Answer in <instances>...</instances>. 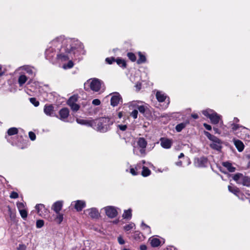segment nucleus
Segmentation results:
<instances>
[{
  "label": "nucleus",
  "mask_w": 250,
  "mask_h": 250,
  "mask_svg": "<svg viewBox=\"0 0 250 250\" xmlns=\"http://www.w3.org/2000/svg\"><path fill=\"white\" fill-rule=\"evenodd\" d=\"M147 247L146 245H141L140 246V250H146Z\"/></svg>",
  "instance_id": "obj_58"
},
{
  "label": "nucleus",
  "mask_w": 250,
  "mask_h": 250,
  "mask_svg": "<svg viewBox=\"0 0 250 250\" xmlns=\"http://www.w3.org/2000/svg\"><path fill=\"white\" fill-rule=\"evenodd\" d=\"M18 197L19 195L18 193L14 191L12 192L10 195V197L12 199H16L18 198Z\"/></svg>",
  "instance_id": "obj_47"
},
{
  "label": "nucleus",
  "mask_w": 250,
  "mask_h": 250,
  "mask_svg": "<svg viewBox=\"0 0 250 250\" xmlns=\"http://www.w3.org/2000/svg\"><path fill=\"white\" fill-rule=\"evenodd\" d=\"M203 114L209 118L212 124H217L220 121V116L211 109H207L202 111Z\"/></svg>",
  "instance_id": "obj_3"
},
{
  "label": "nucleus",
  "mask_w": 250,
  "mask_h": 250,
  "mask_svg": "<svg viewBox=\"0 0 250 250\" xmlns=\"http://www.w3.org/2000/svg\"><path fill=\"white\" fill-rule=\"evenodd\" d=\"M130 172L133 175H136L137 174V173L136 172L135 170L133 168H130Z\"/></svg>",
  "instance_id": "obj_56"
},
{
  "label": "nucleus",
  "mask_w": 250,
  "mask_h": 250,
  "mask_svg": "<svg viewBox=\"0 0 250 250\" xmlns=\"http://www.w3.org/2000/svg\"><path fill=\"white\" fill-rule=\"evenodd\" d=\"M160 143L162 147L166 149H168L171 146L172 141L166 138H161L160 139Z\"/></svg>",
  "instance_id": "obj_9"
},
{
  "label": "nucleus",
  "mask_w": 250,
  "mask_h": 250,
  "mask_svg": "<svg viewBox=\"0 0 250 250\" xmlns=\"http://www.w3.org/2000/svg\"><path fill=\"white\" fill-rule=\"evenodd\" d=\"M123 217L125 219H129L131 217V209H128L125 211Z\"/></svg>",
  "instance_id": "obj_29"
},
{
  "label": "nucleus",
  "mask_w": 250,
  "mask_h": 250,
  "mask_svg": "<svg viewBox=\"0 0 250 250\" xmlns=\"http://www.w3.org/2000/svg\"><path fill=\"white\" fill-rule=\"evenodd\" d=\"M19 211L20 212V215H21V217L23 219L26 218V217L27 216V212L26 209H23L20 210Z\"/></svg>",
  "instance_id": "obj_35"
},
{
  "label": "nucleus",
  "mask_w": 250,
  "mask_h": 250,
  "mask_svg": "<svg viewBox=\"0 0 250 250\" xmlns=\"http://www.w3.org/2000/svg\"><path fill=\"white\" fill-rule=\"evenodd\" d=\"M205 134L210 141H212L213 139H214L216 137V136L211 135L208 132H205Z\"/></svg>",
  "instance_id": "obj_45"
},
{
  "label": "nucleus",
  "mask_w": 250,
  "mask_h": 250,
  "mask_svg": "<svg viewBox=\"0 0 250 250\" xmlns=\"http://www.w3.org/2000/svg\"><path fill=\"white\" fill-rule=\"evenodd\" d=\"M76 121L78 124L81 125H85L92 127L94 126V122H93V120L89 121L83 119H77Z\"/></svg>",
  "instance_id": "obj_17"
},
{
  "label": "nucleus",
  "mask_w": 250,
  "mask_h": 250,
  "mask_svg": "<svg viewBox=\"0 0 250 250\" xmlns=\"http://www.w3.org/2000/svg\"><path fill=\"white\" fill-rule=\"evenodd\" d=\"M176 165L178 166H181L182 165V161H180L176 163Z\"/></svg>",
  "instance_id": "obj_61"
},
{
  "label": "nucleus",
  "mask_w": 250,
  "mask_h": 250,
  "mask_svg": "<svg viewBox=\"0 0 250 250\" xmlns=\"http://www.w3.org/2000/svg\"><path fill=\"white\" fill-rule=\"evenodd\" d=\"M63 202L61 201L56 202L53 204L52 209L56 213H59L62 208Z\"/></svg>",
  "instance_id": "obj_15"
},
{
  "label": "nucleus",
  "mask_w": 250,
  "mask_h": 250,
  "mask_svg": "<svg viewBox=\"0 0 250 250\" xmlns=\"http://www.w3.org/2000/svg\"><path fill=\"white\" fill-rule=\"evenodd\" d=\"M106 214L110 218H114L117 215L116 209L112 206L106 207L104 208Z\"/></svg>",
  "instance_id": "obj_7"
},
{
  "label": "nucleus",
  "mask_w": 250,
  "mask_h": 250,
  "mask_svg": "<svg viewBox=\"0 0 250 250\" xmlns=\"http://www.w3.org/2000/svg\"><path fill=\"white\" fill-rule=\"evenodd\" d=\"M27 80V77L24 75H21L18 79V83L20 86H22Z\"/></svg>",
  "instance_id": "obj_25"
},
{
  "label": "nucleus",
  "mask_w": 250,
  "mask_h": 250,
  "mask_svg": "<svg viewBox=\"0 0 250 250\" xmlns=\"http://www.w3.org/2000/svg\"><path fill=\"white\" fill-rule=\"evenodd\" d=\"M146 141L142 137H140L137 141V145L140 148H146L147 146Z\"/></svg>",
  "instance_id": "obj_20"
},
{
  "label": "nucleus",
  "mask_w": 250,
  "mask_h": 250,
  "mask_svg": "<svg viewBox=\"0 0 250 250\" xmlns=\"http://www.w3.org/2000/svg\"><path fill=\"white\" fill-rule=\"evenodd\" d=\"M167 250H177L175 248L173 247H170L168 248H167Z\"/></svg>",
  "instance_id": "obj_62"
},
{
  "label": "nucleus",
  "mask_w": 250,
  "mask_h": 250,
  "mask_svg": "<svg viewBox=\"0 0 250 250\" xmlns=\"http://www.w3.org/2000/svg\"><path fill=\"white\" fill-rule=\"evenodd\" d=\"M78 96L77 95H74L69 98L67 101V104L68 105H71L74 104H76V102L78 101Z\"/></svg>",
  "instance_id": "obj_22"
},
{
  "label": "nucleus",
  "mask_w": 250,
  "mask_h": 250,
  "mask_svg": "<svg viewBox=\"0 0 250 250\" xmlns=\"http://www.w3.org/2000/svg\"><path fill=\"white\" fill-rule=\"evenodd\" d=\"M228 189L230 192H232V193L236 195L238 198H241L242 200L244 199V198L242 197H240V194H241L240 192V190L238 188L236 187L229 186Z\"/></svg>",
  "instance_id": "obj_16"
},
{
  "label": "nucleus",
  "mask_w": 250,
  "mask_h": 250,
  "mask_svg": "<svg viewBox=\"0 0 250 250\" xmlns=\"http://www.w3.org/2000/svg\"><path fill=\"white\" fill-rule=\"evenodd\" d=\"M88 215L92 218H97L100 216L98 210L96 208H91L85 210Z\"/></svg>",
  "instance_id": "obj_11"
},
{
  "label": "nucleus",
  "mask_w": 250,
  "mask_h": 250,
  "mask_svg": "<svg viewBox=\"0 0 250 250\" xmlns=\"http://www.w3.org/2000/svg\"><path fill=\"white\" fill-rule=\"evenodd\" d=\"M8 211L10 218L11 220H14L15 219L16 214L15 213L12 212V209L9 207H8Z\"/></svg>",
  "instance_id": "obj_34"
},
{
  "label": "nucleus",
  "mask_w": 250,
  "mask_h": 250,
  "mask_svg": "<svg viewBox=\"0 0 250 250\" xmlns=\"http://www.w3.org/2000/svg\"><path fill=\"white\" fill-rule=\"evenodd\" d=\"M26 246L23 244H20L18 248V250H25Z\"/></svg>",
  "instance_id": "obj_53"
},
{
  "label": "nucleus",
  "mask_w": 250,
  "mask_h": 250,
  "mask_svg": "<svg viewBox=\"0 0 250 250\" xmlns=\"http://www.w3.org/2000/svg\"><path fill=\"white\" fill-rule=\"evenodd\" d=\"M138 109L140 112L142 113H144L146 111V107L144 105L138 106Z\"/></svg>",
  "instance_id": "obj_49"
},
{
  "label": "nucleus",
  "mask_w": 250,
  "mask_h": 250,
  "mask_svg": "<svg viewBox=\"0 0 250 250\" xmlns=\"http://www.w3.org/2000/svg\"><path fill=\"white\" fill-rule=\"evenodd\" d=\"M138 110L136 109L132 111V112L130 113V115L133 117L134 119H136L137 118L138 115Z\"/></svg>",
  "instance_id": "obj_46"
},
{
  "label": "nucleus",
  "mask_w": 250,
  "mask_h": 250,
  "mask_svg": "<svg viewBox=\"0 0 250 250\" xmlns=\"http://www.w3.org/2000/svg\"><path fill=\"white\" fill-rule=\"evenodd\" d=\"M233 179L238 184H242L244 186L250 187V177L244 175L240 173L234 175Z\"/></svg>",
  "instance_id": "obj_2"
},
{
  "label": "nucleus",
  "mask_w": 250,
  "mask_h": 250,
  "mask_svg": "<svg viewBox=\"0 0 250 250\" xmlns=\"http://www.w3.org/2000/svg\"><path fill=\"white\" fill-rule=\"evenodd\" d=\"M22 70H24L26 71L27 73L30 75H33L34 74L33 69L34 68L30 66H23L21 67Z\"/></svg>",
  "instance_id": "obj_26"
},
{
  "label": "nucleus",
  "mask_w": 250,
  "mask_h": 250,
  "mask_svg": "<svg viewBox=\"0 0 250 250\" xmlns=\"http://www.w3.org/2000/svg\"><path fill=\"white\" fill-rule=\"evenodd\" d=\"M121 100L122 98L119 93H113L110 100L111 105L113 106H117Z\"/></svg>",
  "instance_id": "obj_8"
},
{
  "label": "nucleus",
  "mask_w": 250,
  "mask_h": 250,
  "mask_svg": "<svg viewBox=\"0 0 250 250\" xmlns=\"http://www.w3.org/2000/svg\"><path fill=\"white\" fill-rule=\"evenodd\" d=\"M161 243L160 240L156 238H153L150 240V244L152 247H157L160 246Z\"/></svg>",
  "instance_id": "obj_24"
},
{
  "label": "nucleus",
  "mask_w": 250,
  "mask_h": 250,
  "mask_svg": "<svg viewBox=\"0 0 250 250\" xmlns=\"http://www.w3.org/2000/svg\"><path fill=\"white\" fill-rule=\"evenodd\" d=\"M213 130H214L215 133L220 134V132L218 128L214 127Z\"/></svg>",
  "instance_id": "obj_59"
},
{
  "label": "nucleus",
  "mask_w": 250,
  "mask_h": 250,
  "mask_svg": "<svg viewBox=\"0 0 250 250\" xmlns=\"http://www.w3.org/2000/svg\"><path fill=\"white\" fill-rule=\"evenodd\" d=\"M57 216L56 218V221L58 224H61V223L63 220V215L62 214H60V212L59 213H57Z\"/></svg>",
  "instance_id": "obj_36"
},
{
  "label": "nucleus",
  "mask_w": 250,
  "mask_h": 250,
  "mask_svg": "<svg viewBox=\"0 0 250 250\" xmlns=\"http://www.w3.org/2000/svg\"><path fill=\"white\" fill-rule=\"evenodd\" d=\"M118 241L119 243L121 245L125 244V241L121 237H119L118 238Z\"/></svg>",
  "instance_id": "obj_55"
},
{
  "label": "nucleus",
  "mask_w": 250,
  "mask_h": 250,
  "mask_svg": "<svg viewBox=\"0 0 250 250\" xmlns=\"http://www.w3.org/2000/svg\"><path fill=\"white\" fill-rule=\"evenodd\" d=\"M44 113L49 116H54V107L52 105H45L43 109Z\"/></svg>",
  "instance_id": "obj_12"
},
{
  "label": "nucleus",
  "mask_w": 250,
  "mask_h": 250,
  "mask_svg": "<svg viewBox=\"0 0 250 250\" xmlns=\"http://www.w3.org/2000/svg\"><path fill=\"white\" fill-rule=\"evenodd\" d=\"M25 206V204L23 203L18 202L17 203V206L19 210L24 209Z\"/></svg>",
  "instance_id": "obj_43"
},
{
  "label": "nucleus",
  "mask_w": 250,
  "mask_h": 250,
  "mask_svg": "<svg viewBox=\"0 0 250 250\" xmlns=\"http://www.w3.org/2000/svg\"><path fill=\"white\" fill-rule=\"evenodd\" d=\"M114 61L115 59L113 58H107L105 59V61L109 64H111Z\"/></svg>",
  "instance_id": "obj_52"
},
{
  "label": "nucleus",
  "mask_w": 250,
  "mask_h": 250,
  "mask_svg": "<svg viewBox=\"0 0 250 250\" xmlns=\"http://www.w3.org/2000/svg\"><path fill=\"white\" fill-rule=\"evenodd\" d=\"M191 116L194 118V119H197L198 118V115L197 114H192L191 115Z\"/></svg>",
  "instance_id": "obj_60"
},
{
  "label": "nucleus",
  "mask_w": 250,
  "mask_h": 250,
  "mask_svg": "<svg viewBox=\"0 0 250 250\" xmlns=\"http://www.w3.org/2000/svg\"><path fill=\"white\" fill-rule=\"evenodd\" d=\"M64 50L66 54L62 53L58 55V59L61 60L62 61H65L69 60L70 57L72 58V54H75L76 53L75 47H71L70 45L68 47H66V48H64Z\"/></svg>",
  "instance_id": "obj_4"
},
{
  "label": "nucleus",
  "mask_w": 250,
  "mask_h": 250,
  "mask_svg": "<svg viewBox=\"0 0 250 250\" xmlns=\"http://www.w3.org/2000/svg\"><path fill=\"white\" fill-rule=\"evenodd\" d=\"M118 116L120 118H121L122 117V112H119L118 113Z\"/></svg>",
  "instance_id": "obj_64"
},
{
  "label": "nucleus",
  "mask_w": 250,
  "mask_h": 250,
  "mask_svg": "<svg viewBox=\"0 0 250 250\" xmlns=\"http://www.w3.org/2000/svg\"><path fill=\"white\" fill-rule=\"evenodd\" d=\"M85 202L82 200H78L75 202V208L77 211H81L85 207Z\"/></svg>",
  "instance_id": "obj_19"
},
{
  "label": "nucleus",
  "mask_w": 250,
  "mask_h": 250,
  "mask_svg": "<svg viewBox=\"0 0 250 250\" xmlns=\"http://www.w3.org/2000/svg\"><path fill=\"white\" fill-rule=\"evenodd\" d=\"M184 156V154L183 153H180V154L179 155L178 158H181Z\"/></svg>",
  "instance_id": "obj_63"
},
{
  "label": "nucleus",
  "mask_w": 250,
  "mask_h": 250,
  "mask_svg": "<svg viewBox=\"0 0 250 250\" xmlns=\"http://www.w3.org/2000/svg\"><path fill=\"white\" fill-rule=\"evenodd\" d=\"M29 136L32 141H34L36 139V135L32 131L29 132Z\"/></svg>",
  "instance_id": "obj_48"
},
{
  "label": "nucleus",
  "mask_w": 250,
  "mask_h": 250,
  "mask_svg": "<svg viewBox=\"0 0 250 250\" xmlns=\"http://www.w3.org/2000/svg\"><path fill=\"white\" fill-rule=\"evenodd\" d=\"M139 58L137 60V63L138 64H141V63L145 62L146 61L145 56L144 55H143L141 52L139 53Z\"/></svg>",
  "instance_id": "obj_30"
},
{
  "label": "nucleus",
  "mask_w": 250,
  "mask_h": 250,
  "mask_svg": "<svg viewBox=\"0 0 250 250\" xmlns=\"http://www.w3.org/2000/svg\"><path fill=\"white\" fill-rule=\"evenodd\" d=\"M203 125L206 128V129L208 130H210L211 129V126L206 123H204Z\"/></svg>",
  "instance_id": "obj_54"
},
{
  "label": "nucleus",
  "mask_w": 250,
  "mask_h": 250,
  "mask_svg": "<svg viewBox=\"0 0 250 250\" xmlns=\"http://www.w3.org/2000/svg\"><path fill=\"white\" fill-rule=\"evenodd\" d=\"M231 126H232V130L233 131H236L239 127H241L244 129H247V128H246V127H245L243 126L240 125H237V124H232Z\"/></svg>",
  "instance_id": "obj_32"
},
{
  "label": "nucleus",
  "mask_w": 250,
  "mask_h": 250,
  "mask_svg": "<svg viewBox=\"0 0 250 250\" xmlns=\"http://www.w3.org/2000/svg\"><path fill=\"white\" fill-rule=\"evenodd\" d=\"M73 111H77L80 108V106L77 104H74L69 105Z\"/></svg>",
  "instance_id": "obj_39"
},
{
  "label": "nucleus",
  "mask_w": 250,
  "mask_h": 250,
  "mask_svg": "<svg viewBox=\"0 0 250 250\" xmlns=\"http://www.w3.org/2000/svg\"><path fill=\"white\" fill-rule=\"evenodd\" d=\"M30 102L35 106H38L39 105V102L35 98H30Z\"/></svg>",
  "instance_id": "obj_42"
},
{
  "label": "nucleus",
  "mask_w": 250,
  "mask_h": 250,
  "mask_svg": "<svg viewBox=\"0 0 250 250\" xmlns=\"http://www.w3.org/2000/svg\"><path fill=\"white\" fill-rule=\"evenodd\" d=\"M150 170L146 167H143V170L142 171V175L146 177L150 175Z\"/></svg>",
  "instance_id": "obj_28"
},
{
  "label": "nucleus",
  "mask_w": 250,
  "mask_h": 250,
  "mask_svg": "<svg viewBox=\"0 0 250 250\" xmlns=\"http://www.w3.org/2000/svg\"><path fill=\"white\" fill-rule=\"evenodd\" d=\"M44 225V221L42 220H38L36 222V227L37 228H41Z\"/></svg>",
  "instance_id": "obj_41"
},
{
  "label": "nucleus",
  "mask_w": 250,
  "mask_h": 250,
  "mask_svg": "<svg viewBox=\"0 0 250 250\" xmlns=\"http://www.w3.org/2000/svg\"><path fill=\"white\" fill-rule=\"evenodd\" d=\"M69 114V112L68 108H63L61 109L59 111L60 119L64 121L68 117Z\"/></svg>",
  "instance_id": "obj_14"
},
{
  "label": "nucleus",
  "mask_w": 250,
  "mask_h": 250,
  "mask_svg": "<svg viewBox=\"0 0 250 250\" xmlns=\"http://www.w3.org/2000/svg\"><path fill=\"white\" fill-rule=\"evenodd\" d=\"M127 56L129 59L132 62L135 61L136 58L134 54L133 53H128Z\"/></svg>",
  "instance_id": "obj_40"
},
{
  "label": "nucleus",
  "mask_w": 250,
  "mask_h": 250,
  "mask_svg": "<svg viewBox=\"0 0 250 250\" xmlns=\"http://www.w3.org/2000/svg\"><path fill=\"white\" fill-rule=\"evenodd\" d=\"M66 42H67V40L62 36L58 37L52 41V43L57 46L62 44H65Z\"/></svg>",
  "instance_id": "obj_13"
},
{
  "label": "nucleus",
  "mask_w": 250,
  "mask_h": 250,
  "mask_svg": "<svg viewBox=\"0 0 250 250\" xmlns=\"http://www.w3.org/2000/svg\"><path fill=\"white\" fill-rule=\"evenodd\" d=\"M233 142L234 145L239 152H241L243 150L244 145L242 141L239 140L234 139Z\"/></svg>",
  "instance_id": "obj_18"
},
{
  "label": "nucleus",
  "mask_w": 250,
  "mask_h": 250,
  "mask_svg": "<svg viewBox=\"0 0 250 250\" xmlns=\"http://www.w3.org/2000/svg\"><path fill=\"white\" fill-rule=\"evenodd\" d=\"M18 133V129L16 127H11L7 131V133L9 135L11 136L17 134Z\"/></svg>",
  "instance_id": "obj_27"
},
{
  "label": "nucleus",
  "mask_w": 250,
  "mask_h": 250,
  "mask_svg": "<svg viewBox=\"0 0 250 250\" xmlns=\"http://www.w3.org/2000/svg\"><path fill=\"white\" fill-rule=\"evenodd\" d=\"M141 226L144 229H147L148 232L150 233V232H151L150 228L148 226L145 224L144 222H142Z\"/></svg>",
  "instance_id": "obj_44"
},
{
  "label": "nucleus",
  "mask_w": 250,
  "mask_h": 250,
  "mask_svg": "<svg viewBox=\"0 0 250 250\" xmlns=\"http://www.w3.org/2000/svg\"><path fill=\"white\" fill-rule=\"evenodd\" d=\"M223 165L230 172H234L235 170V167H233L231 164L229 162H224Z\"/></svg>",
  "instance_id": "obj_23"
},
{
  "label": "nucleus",
  "mask_w": 250,
  "mask_h": 250,
  "mask_svg": "<svg viewBox=\"0 0 250 250\" xmlns=\"http://www.w3.org/2000/svg\"><path fill=\"white\" fill-rule=\"evenodd\" d=\"M156 97L159 102H164L166 99V95L162 92L158 91L156 94Z\"/></svg>",
  "instance_id": "obj_21"
},
{
  "label": "nucleus",
  "mask_w": 250,
  "mask_h": 250,
  "mask_svg": "<svg viewBox=\"0 0 250 250\" xmlns=\"http://www.w3.org/2000/svg\"><path fill=\"white\" fill-rule=\"evenodd\" d=\"M135 226V225L133 223H130L129 224L126 225L124 226V229L125 231H129Z\"/></svg>",
  "instance_id": "obj_37"
},
{
  "label": "nucleus",
  "mask_w": 250,
  "mask_h": 250,
  "mask_svg": "<svg viewBox=\"0 0 250 250\" xmlns=\"http://www.w3.org/2000/svg\"><path fill=\"white\" fill-rule=\"evenodd\" d=\"M92 104L95 105H99L101 104V102L99 99H96L92 101Z\"/></svg>",
  "instance_id": "obj_50"
},
{
  "label": "nucleus",
  "mask_w": 250,
  "mask_h": 250,
  "mask_svg": "<svg viewBox=\"0 0 250 250\" xmlns=\"http://www.w3.org/2000/svg\"><path fill=\"white\" fill-rule=\"evenodd\" d=\"M88 83L89 84L90 88L93 91H98L101 88V83L98 79H94L91 81L89 80Z\"/></svg>",
  "instance_id": "obj_5"
},
{
  "label": "nucleus",
  "mask_w": 250,
  "mask_h": 250,
  "mask_svg": "<svg viewBox=\"0 0 250 250\" xmlns=\"http://www.w3.org/2000/svg\"><path fill=\"white\" fill-rule=\"evenodd\" d=\"M140 152L142 154L145 155L146 154V148H140Z\"/></svg>",
  "instance_id": "obj_57"
},
{
  "label": "nucleus",
  "mask_w": 250,
  "mask_h": 250,
  "mask_svg": "<svg viewBox=\"0 0 250 250\" xmlns=\"http://www.w3.org/2000/svg\"><path fill=\"white\" fill-rule=\"evenodd\" d=\"M186 125V123H181L178 124L176 126V130L177 132H180Z\"/></svg>",
  "instance_id": "obj_31"
},
{
  "label": "nucleus",
  "mask_w": 250,
  "mask_h": 250,
  "mask_svg": "<svg viewBox=\"0 0 250 250\" xmlns=\"http://www.w3.org/2000/svg\"><path fill=\"white\" fill-rule=\"evenodd\" d=\"M74 65L73 62L72 61H69L67 64H65L63 65V68L64 69H67V68H72Z\"/></svg>",
  "instance_id": "obj_38"
},
{
  "label": "nucleus",
  "mask_w": 250,
  "mask_h": 250,
  "mask_svg": "<svg viewBox=\"0 0 250 250\" xmlns=\"http://www.w3.org/2000/svg\"><path fill=\"white\" fill-rule=\"evenodd\" d=\"M118 127L120 128V130H121L122 131L125 130L127 128L126 125H118Z\"/></svg>",
  "instance_id": "obj_51"
},
{
  "label": "nucleus",
  "mask_w": 250,
  "mask_h": 250,
  "mask_svg": "<svg viewBox=\"0 0 250 250\" xmlns=\"http://www.w3.org/2000/svg\"><path fill=\"white\" fill-rule=\"evenodd\" d=\"M116 61L118 65H119L123 67H125L126 63H125V62L124 60L118 59L116 60Z\"/></svg>",
  "instance_id": "obj_33"
},
{
  "label": "nucleus",
  "mask_w": 250,
  "mask_h": 250,
  "mask_svg": "<svg viewBox=\"0 0 250 250\" xmlns=\"http://www.w3.org/2000/svg\"><path fill=\"white\" fill-rule=\"evenodd\" d=\"M35 208L38 214L41 216H44L47 213V210L43 204H38L36 206Z\"/></svg>",
  "instance_id": "obj_10"
},
{
  "label": "nucleus",
  "mask_w": 250,
  "mask_h": 250,
  "mask_svg": "<svg viewBox=\"0 0 250 250\" xmlns=\"http://www.w3.org/2000/svg\"><path fill=\"white\" fill-rule=\"evenodd\" d=\"M94 122V126L101 132H106L107 131L110 125L113 124V122L109 118L102 117L99 119L93 120Z\"/></svg>",
  "instance_id": "obj_1"
},
{
  "label": "nucleus",
  "mask_w": 250,
  "mask_h": 250,
  "mask_svg": "<svg viewBox=\"0 0 250 250\" xmlns=\"http://www.w3.org/2000/svg\"><path fill=\"white\" fill-rule=\"evenodd\" d=\"M210 146L217 151H220L222 148V142L217 137H215L211 141Z\"/></svg>",
  "instance_id": "obj_6"
}]
</instances>
